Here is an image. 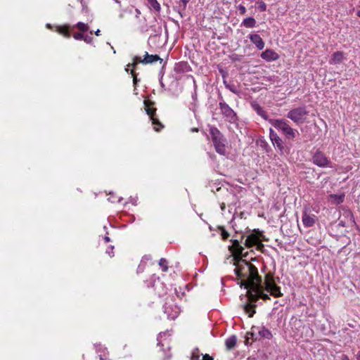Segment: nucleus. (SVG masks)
<instances>
[{
    "label": "nucleus",
    "instance_id": "obj_1",
    "mask_svg": "<svg viewBox=\"0 0 360 360\" xmlns=\"http://www.w3.org/2000/svg\"><path fill=\"white\" fill-rule=\"evenodd\" d=\"M229 250L236 262L234 272L241 279L240 286H244L247 290L248 302L243 305V310L249 317H252L255 313V303L259 298L264 300L270 299L269 295L264 292V290L275 297L283 296V293L281 292V288L276 284L274 278L269 275L265 276L264 284L262 283L257 269L241 258L246 257L248 252L243 253L245 249L240 245L238 240H233Z\"/></svg>",
    "mask_w": 360,
    "mask_h": 360
},
{
    "label": "nucleus",
    "instance_id": "obj_2",
    "mask_svg": "<svg viewBox=\"0 0 360 360\" xmlns=\"http://www.w3.org/2000/svg\"><path fill=\"white\" fill-rule=\"evenodd\" d=\"M269 123L278 130L281 131L288 139H293L298 133L289 126L288 122L283 119L269 120Z\"/></svg>",
    "mask_w": 360,
    "mask_h": 360
},
{
    "label": "nucleus",
    "instance_id": "obj_3",
    "mask_svg": "<svg viewBox=\"0 0 360 360\" xmlns=\"http://www.w3.org/2000/svg\"><path fill=\"white\" fill-rule=\"evenodd\" d=\"M308 115L309 112L306 107L300 106L290 110L287 114V117L297 124H302L306 122Z\"/></svg>",
    "mask_w": 360,
    "mask_h": 360
},
{
    "label": "nucleus",
    "instance_id": "obj_4",
    "mask_svg": "<svg viewBox=\"0 0 360 360\" xmlns=\"http://www.w3.org/2000/svg\"><path fill=\"white\" fill-rule=\"evenodd\" d=\"M219 108L224 117L231 123H235L237 121V115L234 110L224 101H220Z\"/></svg>",
    "mask_w": 360,
    "mask_h": 360
},
{
    "label": "nucleus",
    "instance_id": "obj_5",
    "mask_svg": "<svg viewBox=\"0 0 360 360\" xmlns=\"http://www.w3.org/2000/svg\"><path fill=\"white\" fill-rule=\"evenodd\" d=\"M158 60H160V63L162 62V59L159 57L158 55H150L147 52L144 56L143 59H141V58L138 56H135L133 59V63L131 64H128L127 68H126V71H128V68L130 66L135 67L139 63H141L143 64H148L153 63Z\"/></svg>",
    "mask_w": 360,
    "mask_h": 360
},
{
    "label": "nucleus",
    "instance_id": "obj_6",
    "mask_svg": "<svg viewBox=\"0 0 360 360\" xmlns=\"http://www.w3.org/2000/svg\"><path fill=\"white\" fill-rule=\"evenodd\" d=\"M212 133L213 134L212 141L216 151L221 155H224L226 152V148L224 140L223 139L222 136L220 134L217 129H212Z\"/></svg>",
    "mask_w": 360,
    "mask_h": 360
},
{
    "label": "nucleus",
    "instance_id": "obj_7",
    "mask_svg": "<svg viewBox=\"0 0 360 360\" xmlns=\"http://www.w3.org/2000/svg\"><path fill=\"white\" fill-rule=\"evenodd\" d=\"M144 104L146 106V113L150 117V120L152 121L153 124L154 125V129L158 131L160 129L163 127L162 124L159 122L158 119L156 117L155 111L156 109L151 108L150 106V103L148 101H145Z\"/></svg>",
    "mask_w": 360,
    "mask_h": 360
},
{
    "label": "nucleus",
    "instance_id": "obj_8",
    "mask_svg": "<svg viewBox=\"0 0 360 360\" xmlns=\"http://www.w3.org/2000/svg\"><path fill=\"white\" fill-rule=\"evenodd\" d=\"M312 162L320 167H326L330 166V162L328 158L321 151H316L312 157Z\"/></svg>",
    "mask_w": 360,
    "mask_h": 360
},
{
    "label": "nucleus",
    "instance_id": "obj_9",
    "mask_svg": "<svg viewBox=\"0 0 360 360\" xmlns=\"http://www.w3.org/2000/svg\"><path fill=\"white\" fill-rule=\"evenodd\" d=\"M269 137L274 146L282 151L283 149V142L272 129H269Z\"/></svg>",
    "mask_w": 360,
    "mask_h": 360
},
{
    "label": "nucleus",
    "instance_id": "obj_10",
    "mask_svg": "<svg viewBox=\"0 0 360 360\" xmlns=\"http://www.w3.org/2000/svg\"><path fill=\"white\" fill-rule=\"evenodd\" d=\"M261 58L267 62H271L278 60L279 55L274 50L268 49L261 53Z\"/></svg>",
    "mask_w": 360,
    "mask_h": 360
},
{
    "label": "nucleus",
    "instance_id": "obj_11",
    "mask_svg": "<svg viewBox=\"0 0 360 360\" xmlns=\"http://www.w3.org/2000/svg\"><path fill=\"white\" fill-rule=\"evenodd\" d=\"M249 39L251 41V42L253 43L258 49L262 50L264 49V42L259 34H250Z\"/></svg>",
    "mask_w": 360,
    "mask_h": 360
},
{
    "label": "nucleus",
    "instance_id": "obj_12",
    "mask_svg": "<svg viewBox=\"0 0 360 360\" xmlns=\"http://www.w3.org/2000/svg\"><path fill=\"white\" fill-rule=\"evenodd\" d=\"M316 218L314 214L304 213L302 216V223L305 227H311L315 224Z\"/></svg>",
    "mask_w": 360,
    "mask_h": 360
},
{
    "label": "nucleus",
    "instance_id": "obj_13",
    "mask_svg": "<svg viewBox=\"0 0 360 360\" xmlns=\"http://www.w3.org/2000/svg\"><path fill=\"white\" fill-rule=\"evenodd\" d=\"M345 58L344 53L342 51H336L333 55L329 61L330 64L336 65L341 63Z\"/></svg>",
    "mask_w": 360,
    "mask_h": 360
},
{
    "label": "nucleus",
    "instance_id": "obj_14",
    "mask_svg": "<svg viewBox=\"0 0 360 360\" xmlns=\"http://www.w3.org/2000/svg\"><path fill=\"white\" fill-rule=\"evenodd\" d=\"M251 106L256 112L261 116L263 119L267 120V112L256 102H252Z\"/></svg>",
    "mask_w": 360,
    "mask_h": 360
},
{
    "label": "nucleus",
    "instance_id": "obj_15",
    "mask_svg": "<svg viewBox=\"0 0 360 360\" xmlns=\"http://www.w3.org/2000/svg\"><path fill=\"white\" fill-rule=\"evenodd\" d=\"M259 243V238L254 234H250L248 236L245 241V245L248 248H251L257 245Z\"/></svg>",
    "mask_w": 360,
    "mask_h": 360
},
{
    "label": "nucleus",
    "instance_id": "obj_16",
    "mask_svg": "<svg viewBox=\"0 0 360 360\" xmlns=\"http://www.w3.org/2000/svg\"><path fill=\"white\" fill-rule=\"evenodd\" d=\"M329 198L334 204L338 205L343 202L345 200V194H331L329 195Z\"/></svg>",
    "mask_w": 360,
    "mask_h": 360
},
{
    "label": "nucleus",
    "instance_id": "obj_17",
    "mask_svg": "<svg viewBox=\"0 0 360 360\" xmlns=\"http://www.w3.org/2000/svg\"><path fill=\"white\" fill-rule=\"evenodd\" d=\"M256 25V20L252 17L245 18L242 22V25L248 28L254 27Z\"/></svg>",
    "mask_w": 360,
    "mask_h": 360
},
{
    "label": "nucleus",
    "instance_id": "obj_18",
    "mask_svg": "<svg viewBox=\"0 0 360 360\" xmlns=\"http://www.w3.org/2000/svg\"><path fill=\"white\" fill-rule=\"evenodd\" d=\"M236 337L235 335H232L227 338L225 342L226 347L228 349H233L236 345Z\"/></svg>",
    "mask_w": 360,
    "mask_h": 360
},
{
    "label": "nucleus",
    "instance_id": "obj_19",
    "mask_svg": "<svg viewBox=\"0 0 360 360\" xmlns=\"http://www.w3.org/2000/svg\"><path fill=\"white\" fill-rule=\"evenodd\" d=\"M259 335L261 337L266 338V339H271L272 337V335H271V333L270 332V330L264 327L259 330Z\"/></svg>",
    "mask_w": 360,
    "mask_h": 360
},
{
    "label": "nucleus",
    "instance_id": "obj_20",
    "mask_svg": "<svg viewBox=\"0 0 360 360\" xmlns=\"http://www.w3.org/2000/svg\"><path fill=\"white\" fill-rule=\"evenodd\" d=\"M224 83L225 84L226 88L231 91V92H233V94L237 95L240 94V91L233 84L227 83L226 81H224Z\"/></svg>",
    "mask_w": 360,
    "mask_h": 360
},
{
    "label": "nucleus",
    "instance_id": "obj_21",
    "mask_svg": "<svg viewBox=\"0 0 360 360\" xmlns=\"http://www.w3.org/2000/svg\"><path fill=\"white\" fill-rule=\"evenodd\" d=\"M57 31L67 38H69L70 36L68 31V27L66 26L58 27Z\"/></svg>",
    "mask_w": 360,
    "mask_h": 360
},
{
    "label": "nucleus",
    "instance_id": "obj_22",
    "mask_svg": "<svg viewBox=\"0 0 360 360\" xmlns=\"http://www.w3.org/2000/svg\"><path fill=\"white\" fill-rule=\"evenodd\" d=\"M219 233L221 235L223 240H226L229 238V233L227 232V231L223 227V226H219Z\"/></svg>",
    "mask_w": 360,
    "mask_h": 360
},
{
    "label": "nucleus",
    "instance_id": "obj_23",
    "mask_svg": "<svg viewBox=\"0 0 360 360\" xmlns=\"http://www.w3.org/2000/svg\"><path fill=\"white\" fill-rule=\"evenodd\" d=\"M150 6L157 11H160V5L157 0H147Z\"/></svg>",
    "mask_w": 360,
    "mask_h": 360
},
{
    "label": "nucleus",
    "instance_id": "obj_24",
    "mask_svg": "<svg viewBox=\"0 0 360 360\" xmlns=\"http://www.w3.org/2000/svg\"><path fill=\"white\" fill-rule=\"evenodd\" d=\"M159 265L161 267L162 271H167L168 266H167V261L165 258H161L159 261Z\"/></svg>",
    "mask_w": 360,
    "mask_h": 360
},
{
    "label": "nucleus",
    "instance_id": "obj_25",
    "mask_svg": "<svg viewBox=\"0 0 360 360\" xmlns=\"http://www.w3.org/2000/svg\"><path fill=\"white\" fill-rule=\"evenodd\" d=\"M76 27L82 32H86L89 30V26L82 22L77 23Z\"/></svg>",
    "mask_w": 360,
    "mask_h": 360
},
{
    "label": "nucleus",
    "instance_id": "obj_26",
    "mask_svg": "<svg viewBox=\"0 0 360 360\" xmlns=\"http://www.w3.org/2000/svg\"><path fill=\"white\" fill-rule=\"evenodd\" d=\"M257 7L261 11H265L266 10V4L262 0H257Z\"/></svg>",
    "mask_w": 360,
    "mask_h": 360
},
{
    "label": "nucleus",
    "instance_id": "obj_27",
    "mask_svg": "<svg viewBox=\"0 0 360 360\" xmlns=\"http://www.w3.org/2000/svg\"><path fill=\"white\" fill-rule=\"evenodd\" d=\"M73 37L77 40H81L84 39V34L82 33H75Z\"/></svg>",
    "mask_w": 360,
    "mask_h": 360
},
{
    "label": "nucleus",
    "instance_id": "obj_28",
    "mask_svg": "<svg viewBox=\"0 0 360 360\" xmlns=\"http://www.w3.org/2000/svg\"><path fill=\"white\" fill-rule=\"evenodd\" d=\"M240 14L244 15L246 13V8L244 6L240 5L238 7Z\"/></svg>",
    "mask_w": 360,
    "mask_h": 360
},
{
    "label": "nucleus",
    "instance_id": "obj_29",
    "mask_svg": "<svg viewBox=\"0 0 360 360\" xmlns=\"http://www.w3.org/2000/svg\"><path fill=\"white\" fill-rule=\"evenodd\" d=\"M85 42L90 44L92 41V37L89 36H84V39Z\"/></svg>",
    "mask_w": 360,
    "mask_h": 360
},
{
    "label": "nucleus",
    "instance_id": "obj_30",
    "mask_svg": "<svg viewBox=\"0 0 360 360\" xmlns=\"http://www.w3.org/2000/svg\"><path fill=\"white\" fill-rule=\"evenodd\" d=\"M131 74L133 76V82H134V84H136L137 82H138V79H137V77L136 76V74L134 73V70H131Z\"/></svg>",
    "mask_w": 360,
    "mask_h": 360
},
{
    "label": "nucleus",
    "instance_id": "obj_31",
    "mask_svg": "<svg viewBox=\"0 0 360 360\" xmlns=\"http://www.w3.org/2000/svg\"><path fill=\"white\" fill-rule=\"evenodd\" d=\"M179 1L181 3V5L180 6H182L183 9H185L188 3V0H179Z\"/></svg>",
    "mask_w": 360,
    "mask_h": 360
},
{
    "label": "nucleus",
    "instance_id": "obj_32",
    "mask_svg": "<svg viewBox=\"0 0 360 360\" xmlns=\"http://www.w3.org/2000/svg\"><path fill=\"white\" fill-rule=\"evenodd\" d=\"M200 356L196 354L195 352H193L191 360H199Z\"/></svg>",
    "mask_w": 360,
    "mask_h": 360
},
{
    "label": "nucleus",
    "instance_id": "obj_33",
    "mask_svg": "<svg viewBox=\"0 0 360 360\" xmlns=\"http://www.w3.org/2000/svg\"><path fill=\"white\" fill-rule=\"evenodd\" d=\"M202 360H213V358L210 356L209 354H205L202 356Z\"/></svg>",
    "mask_w": 360,
    "mask_h": 360
},
{
    "label": "nucleus",
    "instance_id": "obj_34",
    "mask_svg": "<svg viewBox=\"0 0 360 360\" xmlns=\"http://www.w3.org/2000/svg\"><path fill=\"white\" fill-rule=\"evenodd\" d=\"M342 360H349V359L347 355H343L342 357Z\"/></svg>",
    "mask_w": 360,
    "mask_h": 360
},
{
    "label": "nucleus",
    "instance_id": "obj_35",
    "mask_svg": "<svg viewBox=\"0 0 360 360\" xmlns=\"http://www.w3.org/2000/svg\"><path fill=\"white\" fill-rule=\"evenodd\" d=\"M104 240L106 243H108L110 240V238L107 236H105Z\"/></svg>",
    "mask_w": 360,
    "mask_h": 360
},
{
    "label": "nucleus",
    "instance_id": "obj_36",
    "mask_svg": "<svg viewBox=\"0 0 360 360\" xmlns=\"http://www.w3.org/2000/svg\"><path fill=\"white\" fill-rule=\"evenodd\" d=\"M136 18H138L139 15L140 14V11L138 10V9H136Z\"/></svg>",
    "mask_w": 360,
    "mask_h": 360
},
{
    "label": "nucleus",
    "instance_id": "obj_37",
    "mask_svg": "<svg viewBox=\"0 0 360 360\" xmlns=\"http://www.w3.org/2000/svg\"><path fill=\"white\" fill-rule=\"evenodd\" d=\"M100 32H101L100 30H97L95 32V34H96L97 36H98V35H100Z\"/></svg>",
    "mask_w": 360,
    "mask_h": 360
},
{
    "label": "nucleus",
    "instance_id": "obj_38",
    "mask_svg": "<svg viewBox=\"0 0 360 360\" xmlns=\"http://www.w3.org/2000/svg\"><path fill=\"white\" fill-rule=\"evenodd\" d=\"M356 359L357 360H360V352H359L356 354Z\"/></svg>",
    "mask_w": 360,
    "mask_h": 360
},
{
    "label": "nucleus",
    "instance_id": "obj_39",
    "mask_svg": "<svg viewBox=\"0 0 360 360\" xmlns=\"http://www.w3.org/2000/svg\"><path fill=\"white\" fill-rule=\"evenodd\" d=\"M107 252L108 253V255L110 256V257H112L113 256V253L111 254V250H109V251H107Z\"/></svg>",
    "mask_w": 360,
    "mask_h": 360
},
{
    "label": "nucleus",
    "instance_id": "obj_40",
    "mask_svg": "<svg viewBox=\"0 0 360 360\" xmlns=\"http://www.w3.org/2000/svg\"><path fill=\"white\" fill-rule=\"evenodd\" d=\"M356 15L358 17L360 18V10H359L357 12H356Z\"/></svg>",
    "mask_w": 360,
    "mask_h": 360
},
{
    "label": "nucleus",
    "instance_id": "obj_41",
    "mask_svg": "<svg viewBox=\"0 0 360 360\" xmlns=\"http://www.w3.org/2000/svg\"><path fill=\"white\" fill-rule=\"evenodd\" d=\"M111 248V252H112V250H113L114 247H113V246H111V248Z\"/></svg>",
    "mask_w": 360,
    "mask_h": 360
},
{
    "label": "nucleus",
    "instance_id": "obj_42",
    "mask_svg": "<svg viewBox=\"0 0 360 360\" xmlns=\"http://www.w3.org/2000/svg\"><path fill=\"white\" fill-rule=\"evenodd\" d=\"M100 359H101V360H103V358H102V356H100Z\"/></svg>",
    "mask_w": 360,
    "mask_h": 360
}]
</instances>
